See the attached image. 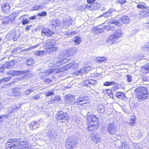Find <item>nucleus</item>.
Instances as JSON below:
<instances>
[{
    "label": "nucleus",
    "mask_w": 149,
    "mask_h": 149,
    "mask_svg": "<svg viewBox=\"0 0 149 149\" xmlns=\"http://www.w3.org/2000/svg\"><path fill=\"white\" fill-rule=\"evenodd\" d=\"M123 33L120 29L115 31L111 35L108 37L107 42L108 45H111L118 43L122 36Z\"/></svg>",
    "instance_id": "f257e3e1"
},
{
    "label": "nucleus",
    "mask_w": 149,
    "mask_h": 149,
    "mask_svg": "<svg viewBox=\"0 0 149 149\" xmlns=\"http://www.w3.org/2000/svg\"><path fill=\"white\" fill-rule=\"evenodd\" d=\"M87 120L88 123H90L88 124V130L96 129L98 127L99 124L98 118L95 115H92L88 116L87 117Z\"/></svg>",
    "instance_id": "f03ea898"
},
{
    "label": "nucleus",
    "mask_w": 149,
    "mask_h": 149,
    "mask_svg": "<svg viewBox=\"0 0 149 149\" xmlns=\"http://www.w3.org/2000/svg\"><path fill=\"white\" fill-rule=\"evenodd\" d=\"M135 92L139 99L145 100L148 97L147 89L144 87L140 86L136 88Z\"/></svg>",
    "instance_id": "7ed1b4c3"
},
{
    "label": "nucleus",
    "mask_w": 149,
    "mask_h": 149,
    "mask_svg": "<svg viewBox=\"0 0 149 149\" xmlns=\"http://www.w3.org/2000/svg\"><path fill=\"white\" fill-rule=\"evenodd\" d=\"M17 13H13L10 15L9 16H2L1 17V20L2 24L4 26L10 24L12 23V21L14 20L17 15Z\"/></svg>",
    "instance_id": "20e7f679"
},
{
    "label": "nucleus",
    "mask_w": 149,
    "mask_h": 149,
    "mask_svg": "<svg viewBox=\"0 0 149 149\" xmlns=\"http://www.w3.org/2000/svg\"><path fill=\"white\" fill-rule=\"evenodd\" d=\"M58 121L61 123H65L66 120L68 119L69 116L67 113L62 111H60L57 113Z\"/></svg>",
    "instance_id": "39448f33"
},
{
    "label": "nucleus",
    "mask_w": 149,
    "mask_h": 149,
    "mask_svg": "<svg viewBox=\"0 0 149 149\" xmlns=\"http://www.w3.org/2000/svg\"><path fill=\"white\" fill-rule=\"evenodd\" d=\"M18 146V143H16L15 139H10L6 143V149H15Z\"/></svg>",
    "instance_id": "423d86ee"
},
{
    "label": "nucleus",
    "mask_w": 149,
    "mask_h": 149,
    "mask_svg": "<svg viewBox=\"0 0 149 149\" xmlns=\"http://www.w3.org/2000/svg\"><path fill=\"white\" fill-rule=\"evenodd\" d=\"M55 68L52 69L45 70L39 72V74L42 79H44L49 74L53 73L55 71Z\"/></svg>",
    "instance_id": "0eeeda50"
},
{
    "label": "nucleus",
    "mask_w": 149,
    "mask_h": 149,
    "mask_svg": "<svg viewBox=\"0 0 149 149\" xmlns=\"http://www.w3.org/2000/svg\"><path fill=\"white\" fill-rule=\"evenodd\" d=\"M76 143L74 139L69 138L66 141V147L68 149H72L75 147Z\"/></svg>",
    "instance_id": "6e6552de"
},
{
    "label": "nucleus",
    "mask_w": 149,
    "mask_h": 149,
    "mask_svg": "<svg viewBox=\"0 0 149 149\" xmlns=\"http://www.w3.org/2000/svg\"><path fill=\"white\" fill-rule=\"evenodd\" d=\"M107 131L109 134L113 135L117 131V127L113 124L111 123L108 125Z\"/></svg>",
    "instance_id": "1a4fd4ad"
},
{
    "label": "nucleus",
    "mask_w": 149,
    "mask_h": 149,
    "mask_svg": "<svg viewBox=\"0 0 149 149\" xmlns=\"http://www.w3.org/2000/svg\"><path fill=\"white\" fill-rule=\"evenodd\" d=\"M72 19L70 16H67L63 19V25L64 26L68 27L72 24Z\"/></svg>",
    "instance_id": "9d476101"
},
{
    "label": "nucleus",
    "mask_w": 149,
    "mask_h": 149,
    "mask_svg": "<svg viewBox=\"0 0 149 149\" xmlns=\"http://www.w3.org/2000/svg\"><path fill=\"white\" fill-rule=\"evenodd\" d=\"M54 34V32L51 31L47 28H43L41 31L42 35L44 36H50Z\"/></svg>",
    "instance_id": "9b49d317"
},
{
    "label": "nucleus",
    "mask_w": 149,
    "mask_h": 149,
    "mask_svg": "<svg viewBox=\"0 0 149 149\" xmlns=\"http://www.w3.org/2000/svg\"><path fill=\"white\" fill-rule=\"evenodd\" d=\"M46 44L44 45L45 48L47 49V51L54 46L55 42L54 40H47L46 42Z\"/></svg>",
    "instance_id": "f8f14e48"
},
{
    "label": "nucleus",
    "mask_w": 149,
    "mask_h": 149,
    "mask_svg": "<svg viewBox=\"0 0 149 149\" xmlns=\"http://www.w3.org/2000/svg\"><path fill=\"white\" fill-rule=\"evenodd\" d=\"M7 38L9 37L10 39H13L14 41H16L18 38V36L16 35V33L15 31L8 34L6 36Z\"/></svg>",
    "instance_id": "ddd939ff"
},
{
    "label": "nucleus",
    "mask_w": 149,
    "mask_h": 149,
    "mask_svg": "<svg viewBox=\"0 0 149 149\" xmlns=\"http://www.w3.org/2000/svg\"><path fill=\"white\" fill-rule=\"evenodd\" d=\"M16 143H18V145H19V146H21V147L23 146H27L28 144V141L26 140L24 141H21L19 140L18 139H15Z\"/></svg>",
    "instance_id": "4468645a"
},
{
    "label": "nucleus",
    "mask_w": 149,
    "mask_h": 149,
    "mask_svg": "<svg viewBox=\"0 0 149 149\" xmlns=\"http://www.w3.org/2000/svg\"><path fill=\"white\" fill-rule=\"evenodd\" d=\"M38 122L34 121L30 123L29 126L30 128L32 130L35 129L39 127V125L38 123Z\"/></svg>",
    "instance_id": "2eb2a0df"
},
{
    "label": "nucleus",
    "mask_w": 149,
    "mask_h": 149,
    "mask_svg": "<svg viewBox=\"0 0 149 149\" xmlns=\"http://www.w3.org/2000/svg\"><path fill=\"white\" fill-rule=\"evenodd\" d=\"M2 9L4 13H8L9 11L10 6L8 3L3 4L2 6Z\"/></svg>",
    "instance_id": "dca6fc26"
},
{
    "label": "nucleus",
    "mask_w": 149,
    "mask_h": 149,
    "mask_svg": "<svg viewBox=\"0 0 149 149\" xmlns=\"http://www.w3.org/2000/svg\"><path fill=\"white\" fill-rule=\"evenodd\" d=\"M13 94L15 96H19L22 95V93L19 91V88L15 87L12 90Z\"/></svg>",
    "instance_id": "f3484780"
},
{
    "label": "nucleus",
    "mask_w": 149,
    "mask_h": 149,
    "mask_svg": "<svg viewBox=\"0 0 149 149\" xmlns=\"http://www.w3.org/2000/svg\"><path fill=\"white\" fill-rule=\"evenodd\" d=\"M60 25V21L57 19L53 20L51 23V25L52 26V29H55L57 26H59Z\"/></svg>",
    "instance_id": "a211bd4d"
},
{
    "label": "nucleus",
    "mask_w": 149,
    "mask_h": 149,
    "mask_svg": "<svg viewBox=\"0 0 149 149\" xmlns=\"http://www.w3.org/2000/svg\"><path fill=\"white\" fill-rule=\"evenodd\" d=\"M104 31V29L100 28L99 27L93 28L92 29V32L95 34H99Z\"/></svg>",
    "instance_id": "6ab92c4d"
},
{
    "label": "nucleus",
    "mask_w": 149,
    "mask_h": 149,
    "mask_svg": "<svg viewBox=\"0 0 149 149\" xmlns=\"http://www.w3.org/2000/svg\"><path fill=\"white\" fill-rule=\"evenodd\" d=\"M149 16V9L143 11L140 13V17L143 18Z\"/></svg>",
    "instance_id": "aec40b11"
},
{
    "label": "nucleus",
    "mask_w": 149,
    "mask_h": 149,
    "mask_svg": "<svg viewBox=\"0 0 149 149\" xmlns=\"http://www.w3.org/2000/svg\"><path fill=\"white\" fill-rule=\"evenodd\" d=\"M49 137L50 140H53L56 138V137L57 136V134L54 131L52 130L49 131Z\"/></svg>",
    "instance_id": "412c9836"
},
{
    "label": "nucleus",
    "mask_w": 149,
    "mask_h": 149,
    "mask_svg": "<svg viewBox=\"0 0 149 149\" xmlns=\"http://www.w3.org/2000/svg\"><path fill=\"white\" fill-rule=\"evenodd\" d=\"M24 73L23 71L15 70L9 72V74H11L12 76H17L21 75Z\"/></svg>",
    "instance_id": "4be33fe9"
},
{
    "label": "nucleus",
    "mask_w": 149,
    "mask_h": 149,
    "mask_svg": "<svg viewBox=\"0 0 149 149\" xmlns=\"http://www.w3.org/2000/svg\"><path fill=\"white\" fill-rule=\"evenodd\" d=\"M19 108V106H13L8 108V111L9 113H12L15 112Z\"/></svg>",
    "instance_id": "5701e85b"
},
{
    "label": "nucleus",
    "mask_w": 149,
    "mask_h": 149,
    "mask_svg": "<svg viewBox=\"0 0 149 149\" xmlns=\"http://www.w3.org/2000/svg\"><path fill=\"white\" fill-rule=\"evenodd\" d=\"M115 10L114 9H110L107 12L103 14L102 16L104 17H108L111 16L112 14L113 13L115 12Z\"/></svg>",
    "instance_id": "b1692460"
},
{
    "label": "nucleus",
    "mask_w": 149,
    "mask_h": 149,
    "mask_svg": "<svg viewBox=\"0 0 149 149\" xmlns=\"http://www.w3.org/2000/svg\"><path fill=\"white\" fill-rule=\"evenodd\" d=\"M115 95L118 98L121 99H124L125 97V95L123 93L120 92H116Z\"/></svg>",
    "instance_id": "393cba45"
},
{
    "label": "nucleus",
    "mask_w": 149,
    "mask_h": 149,
    "mask_svg": "<svg viewBox=\"0 0 149 149\" xmlns=\"http://www.w3.org/2000/svg\"><path fill=\"white\" fill-rule=\"evenodd\" d=\"M65 101L67 102L72 103L74 99V97L73 95H67L66 96Z\"/></svg>",
    "instance_id": "a878e982"
},
{
    "label": "nucleus",
    "mask_w": 149,
    "mask_h": 149,
    "mask_svg": "<svg viewBox=\"0 0 149 149\" xmlns=\"http://www.w3.org/2000/svg\"><path fill=\"white\" fill-rule=\"evenodd\" d=\"M144 73H147L149 72V63L146 64V65L143 67L141 69Z\"/></svg>",
    "instance_id": "bb28decb"
},
{
    "label": "nucleus",
    "mask_w": 149,
    "mask_h": 149,
    "mask_svg": "<svg viewBox=\"0 0 149 149\" xmlns=\"http://www.w3.org/2000/svg\"><path fill=\"white\" fill-rule=\"evenodd\" d=\"M34 88L31 87L30 88H28L26 90L24 91V93L25 95H28L30 94L32 92H34Z\"/></svg>",
    "instance_id": "cd10ccee"
},
{
    "label": "nucleus",
    "mask_w": 149,
    "mask_h": 149,
    "mask_svg": "<svg viewBox=\"0 0 149 149\" xmlns=\"http://www.w3.org/2000/svg\"><path fill=\"white\" fill-rule=\"evenodd\" d=\"M137 8L139 9L146 8H148V6L146 5L144 3H140V4H138L136 6Z\"/></svg>",
    "instance_id": "c85d7f7f"
},
{
    "label": "nucleus",
    "mask_w": 149,
    "mask_h": 149,
    "mask_svg": "<svg viewBox=\"0 0 149 149\" xmlns=\"http://www.w3.org/2000/svg\"><path fill=\"white\" fill-rule=\"evenodd\" d=\"M121 20L124 24L129 23L130 22V20L127 16H125L122 17Z\"/></svg>",
    "instance_id": "c756f323"
},
{
    "label": "nucleus",
    "mask_w": 149,
    "mask_h": 149,
    "mask_svg": "<svg viewBox=\"0 0 149 149\" xmlns=\"http://www.w3.org/2000/svg\"><path fill=\"white\" fill-rule=\"evenodd\" d=\"M74 42L75 45H79L81 42V39L80 37L79 36H76L74 38Z\"/></svg>",
    "instance_id": "7c9ffc66"
},
{
    "label": "nucleus",
    "mask_w": 149,
    "mask_h": 149,
    "mask_svg": "<svg viewBox=\"0 0 149 149\" xmlns=\"http://www.w3.org/2000/svg\"><path fill=\"white\" fill-rule=\"evenodd\" d=\"M144 57L145 56L142 54H139L135 55L134 57V58L135 59L136 58V59H135L136 60H140L141 59H146V58H144Z\"/></svg>",
    "instance_id": "2f4dec72"
},
{
    "label": "nucleus",
    "mask_w": 149,
    "mask_h": 149,
    "mask_svg": "<svg viewBox=\"0 0 149 149\" xmlns=\"http://www.w3.org/2000/svg\"><path fill=\"white\" fill-rule=\"evenodd\" d=\"M97 111L100 113H103L104 110V107L103 105H100L97 107Z\"/></svg>",
    "instance_id": "473e14b6"
},
{
    "label": "nucleus",
    "mask_w": 149,
    "mask_h": 149,
    "mask_svg": "<svg viewBox=\"0 0 149 149\" xmlns=\"http://www.w3.org/2000/svg\"><path fill=\"white\" fill-rule=\"evenodd\" d=\"M109 24H115L116 25H117L118 24V21L115 19H112L110 20L108 22Z\"/></svg>",
    "instance_id": "72a5a7b5"
},
{
    "label": "nucleus",
    "mask_w": 149,
    "mask_h": 149,
    "mask_svg": "<svg viewBox=\"0 0 149 149\" xmlns=\"http://www.w3.org/2000/svg\"><path fill=\"white\" fill-rule=\"evenodd\" d=\"M96 60L97 61L101 62L106 61L107 58L104 56L97 57L96 58Z\"/></svg>",
    "instance_id": "f704fd0d"
},
{
    "label": "nucleus",
    "mask_w": 149,
    "mask_h": 149,
    "mask_svg": "<svg viewBox=\"0 0 149 149\" xmlns=\"http://www.w3.org/2000/svg\"><path fill=\"white\" fill-rule=\"evenodd\" d=\"M34 63V61L31 58L28 59L26 61V64L32 66L33 65Z\"/></svg>",
    "instance_id": "c9c22d12"
},
{
    "label": "nucleus",
    "mask_w": 149,
    "mask_h": 149,
    "mask_svg": "<svg viewBox=\"0 0 149 149\" xmlns=\"http://www.w3.org/2000/svg\"><path fill=\"white\" fill-rule=\"evenodd\" d=\"M85 97L83 96L82 97H79L76 100V103L77 105H79V104H80L82 102L83 99H84Z\"/></svg>",
    "instance_id": "e433bc0d"
},
{
    "label": "nucleus",
    "mask_w": 149,
    "mask_h": 149,
    "mask_svg": "<svg viewBox=\"0 0 149 149\" xmlns=\"http://www.w3.org/2000/svg\"><path fill=\"white\" fill-rule=\"evenodd\" d=\"M23 72H24V73H23L22 74H25L26 77H31L33 74V73L29 71H23Z\"/></svg>",
    "instance_id": "4c0bfd02"
},
{
    "label": "nucleus",
    "mask_w": 149,
    "mask_h": 149,
    "mask_svg": "<svg viewBox=\"0 0 149 149\" xmlns=\"http://www.w3.org/2000/svg\"><path fill=\"white\" fill-rule=\"evenodd\" d=\"M88 80H86V81H83L81 83V86H87L88 87H91V85L88 84Z\"/></svg>",
    "instance_id": "58836bf2"
},
{
    "label": "nucleus",
    "mask_w": 149,
    "mask_h": 149,
    "mask_svg": "<svg viewBox=\"0 0 149 149\" xmlns=\"http://www.w3.org/2000/svg\"><path fill=\"white\" fill-rule=\"evenodd\" d=\"M88 98V97H84V99H83L82 102L80 104H79L81 105H83L86 104L89 102V100H88L87 98Z\"/></svg>",
    "instance_id": "ea45409f"
},
{
    "label": "nucleus",
    "mask_w": 149,
    "mask_h": 149,
    "mask_svg": "<svg viewBox=\"0 0 149 149\" xmlns=\"http://www.w3.org/2000/svg\"><path fill=\"white\" fill-rule=\"evenodd\" d=\"M115 83L114 82L106 81L104 83L103 85L104 86H108L114 85Z\"/></svg>",
    "instance_id": "a19ab883"
},
{
    "label": "nucleus",
    "mask_w": 149,
    "mask_h": 149,
    "mask_svg": "<svg viewBox=\"0 0 149 149\" xmlns=\"http://www.w3.org/2000/svg\"><path fill=\"white\" fill-rule=\"evenodd\" d=\"M88 84H90L91 86V85H93L94 84H96L97 83V81L94 79H89L88 80Z\"/></svg>",
    "instance_id": "79ce46f5"
},
{
    "label": "nucleus",
    "mask_w": 149,
    "mask_h": 149,
    "mask_svg": "<svg viewBox=\"0 0 149 149\" xmlns=\"http://www.w3.org/2000/svg\"><path fill=\"white\" fill-rule=\"evenodd\" d=\"M91 138L93 140L96 142H97L99 139L98 136L97 135L91 136Z\"/></svg>",
    "instance_id": "37998d69"
},
{
    "label": "nucleus",
    "mask_w": 149,
    "mask_h": 149,
    "mask_svg": "<svg viewBox=\"0 0 149 149\" xmlns=\"http://www.w3.org/2000/svg\"><path fill=\"white\" fill-rule=\"evenodd\" d=\"M36 56H41L44 54V52L42 51H40L38 52H34Z\"/></svg>",
    "instance_id": "c03bdc74"
},
{
    "label": "nucleus",
    "mask_w": 149,
    "mask_h": 149,
    "mask_svg": "<svg viewBox=\"0 0 149 149\" xmlns=\"http://www.w3.org/2000/svg\"><path fill=\"white\" fill-rule=\"evenodd\" d=\"M86 8L87 10H92L95 9L94 6L92 4L89 5H87Z\"/></svg>",
    "instance_id": "a18cd8bd"
},
{
    "label": "nucleus",
    "mask_w": 149,
    "mask_h": 149,
    "mask_svg": "<svg viewBox=\"0 0 149 149\" xmlns=\"http://www.w3.org/2000/svg\"><path fill=\"white\" fill-rule=\"evenodd\" d=\"M54 92L53 91H49L45 93V95L47 97H49L50 96L53 95Z\"/></svg>",
    "instance_id": "49530a36"
},
{
    "label": "nucleus",
    "mask_w": 149,
    "mask_h": 149,
    "mask_svg": "<svg viewBox=\"0 0 149 149\" xmlns=\"http://www.w3.org/2000/svg\"><path fill=\"white\" fill-rule=\"evenodd\" d=\"M47 13L45 11H43L41 12V13H38V16H45L46 15H47Z\"/></svg>",
    "instance_id": "de8ad7c7"
},
{
    "label": "nucleus",
    "mask_w": 149,
    "mask_h": 149,
    "mask_svg": "<svg viewBox=\"0 0 149 149\" xmlns=\"http://www.w3.org/2000/svg\"><path fill=\"white\" fill-rule=\"evenodd\" d=\"M134 147L135 148V149H141L142 147H140V146L139 145V143H134L133 145Z\"/></svg>",
    "instance_id": "09e8293b"
},
{
    "label": "nucleus",
    "mask_w": 149,
    "mask_h": 149,
    "mask_svg": "<svg viewBox=\"0 0 149 149\" xmlns=\"http://www.w3.org/2000/svg\"><path fill=\"white\" fill-rule=\"evenodd\" d=\"M37 46H38V45H36V46H32V47H30L29 48H28L27 49H23V50H22L21 51V52H23V51H27V50L29 51V50H30L32 49H34V48L37 47Z\"/></svg>",
    "instance_id": "8fccbe9b"
},
{
    "label": "nucleus",
    "mask_w": 149,
    "mask_h": 149,
    "mask_svg": "<svg viewBox=\"0 0 149 149\" xmlns=\"http://www.w3.org/2000/svg\"><path fill=\"white\" fill-rule=\"evenodd\" d=\"M56 48L54 46H53V47L51 48V49H50L48 50H49V52L50 53L54 52H56Z\"/></svg>",
    "instance_id": "3c124183"
},
{
    "label": "nucleus",
    "mask_w": 149,
    "mask_h": 149,
    "mask_svg": "<svg viewBox=\"0 0 149 149\" xmlns=\"http://www.w3.org/2000/svg\"><path fill=\"white\" fill-rule=\"evenodd\" d=\"M16 63V61L14 60L11 61L9 62V64H10V66L13 68Z\"/></svg>",
    "instance_id": "603ef678"
},
{
    "label": "nucleus",
    "mask_w": 149,
    "mask_h": 149,
    "mask_svg": "<svg viewBox=\"0 0 149 149\" xmlns=\"http://www.w3.org/2000/svg\"><path fill=\"white\" fill-rule=\"evenodd\" d=\"M4 66L6 68L10 69L12 68L11 66H10V64H9V62H7L4 65Z\"/></svg>",
    "instance_id": "864d4df0"
},
{
    "label": "nucleus",
    "mask_w": 149,
    "mask_h": 149,
    "mask_svg": "<svg viewBox=\"0 0 149 149\" xmlns=\"http://www.w3.org/2000/svg\"><path fill=\"white\" fill-rule=\"evenodd\" d=\"M28 15L27 14L26 15H24L19 17V19L20 20H22V21L24 20V19H26V17H28Z\"/></svg>",
    "instance_id": "5fc2aeb1"
},
{
    "label": "nucleus",
    "mask_w": 149,
    "mask_h": 149,
    "mask_svg": "<svg viewBox=\"0 0 149 149\" xmlns=\"http://www.w3.org/2000/svg\"><path fill=\"white\" fill-rule=\"evenodd\" d=\"M7 116L3 115L0 116V123L4 119L7 118Z\"/></svg>",
    "instance_id": "6e6d98bb"
},
{
    "label": "nucleus",
    "mask_w": 149,
    "mask_h": 149,
    "mask_svg": "<svg viewBox=\"0 0 149 149\" xmlns=\"http://www.w3.org/2000/svg\"><path fill=\"white\" fill-rule=\"evenodd\" d=\"M104 27H105V29H106L108 30L112 31L113 30V27H111L109 26H104Z\"/></svg>",
    "instance_id": "4d7b16f0"
},
{
    "label": "nucleus",
    "mask_w": 149,
    "mask_h": 149,
    "mask_svg": "<svg viewBox=\"0 0 149 149\" xmlns=\"http://www.w3.org/2000/svg\"><path fill=\"white\" fill-rule=\"evenodd\" d=\"M29 21L26 19H24V20L22 21V24L23 25H25L26 24L29 23Z\"/></svg>",
    "instance_id": "13d9d810"
},
{
    "label": "nucleus",
    "mask_w": 149,
    "mask_h": 149,
    "mask_svg": "<svg viewBox=\"0 0 149 149\" xmlns=\"http://www.w3.org/2000/svg\"><path fill=\"white\" fill-rule=\"evenodd\" d=\"M55 0H44V3L45 4H47L49 2L52 3Z\"/></svg>",
    "instance_id": "bf43d9fd"
},
{
    "label": "nucleus",
    "mask_w": 149,
    "mask_h": 149,
    "mask_svg": "<svg viewBox=\"0 0 149 149\" xmlns=\"http://www.w3.org/2000/svg\"><path fill=\"white\" fill-rule=\"evenodd\" d=\"M127 80L129 82H130L132 81V76L130 75H128L127 76Z\"/></svg>",
    "instance_id": "052dcab7"
},
{
    "label": "nucleus",
    "mask_w": 149,
    "mask_h": 149,
    "mask_svg": "<svg viewBox=\"0 0 149 149\" xmlns=\"http://www.w3.org/2000/svg\"><path fill=\"white\" fill-rule=\"evenodd\" d=\"M21 147V146H18V149H31L30 148L27 146H23V147Z\"/></svg>",
    "instance_id": "680f3d73"
},
{
    "label": "nucleus",
    "mask_w": 149,
    "mask_h": 149,
    "mask_svg": "<svg viewBox=\"0 0 149 149\" xmlns=\"http://www.w3.org/2000/svg\"><path fill=\"white\" fill-rule=\"evenodd\" d=\"M118 88V85H116L113 87H112L111 88L112 91H115L117 90Z\"/></svg>",
    "instance_id": "e2e57ef3"
},
{
    "label": "nucleus",
    "mask_w": 149,
    "mask_h": 149,
    "mask_svg": "<svg viewBox=\"0 0 149 149\" xmlns=\"http://www.w3.org/2000/svg\"><path fill=\"white\" fill-rule=\"evenodd\" d=\"M10 79L11 78L10 77H5L2 79V80H4V81H5V82H6L7 81H9Z\"/></svg>",
    "instance_id": "0e129e2a"
},
{
    "label": "nucleus",
    "mask_w": 149,
    "mask_h": 149,
    "mask_svg": "<svg viewBox=\"0 0 149 149\" xmlns=\"http://www.w3.org/2000/svg\"><path fill=\"white\" fill-rule=\"evenodd\" d=\"M87 5L84 4L82 6H81V8L82 10H84L85 9H87L86 8Z\"/></svg>",
    "instance_id": "69168bd1"
},
{
    "label": "nucleus",
    "mask_w": 149,
    "mask_h": 149,
    "mask_svg": "<svg viewBox=\"0 0 149 149\" xmlns=\"http://www.w3.org/2000/svg\"><path fill=\"white\" fill-rule=\"evenodd\" d=\"M122 109L125 113H130V111L127 109H126L124 108H122Z\"/></svg>",
    "instance_id": "338daca9"
},
{
    "label": "nucleus",
    "mask_w": 149,
    "mask_h": 149,
    "mask_svg": "<svg viewBox=\"0 0 149 149\" xmlns=\"http://www.w3.org/2000/svg\"><path fill=\"white\" fill-rule=\"evenodd\" d=\"M130 122L132 124H134L135 123V118L134 116H132L131 118Z\"/></svg>",
    "instance_id": "774afa93"
}]
</instances>
